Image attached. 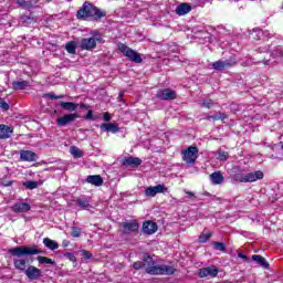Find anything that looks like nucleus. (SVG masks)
I'll return each instance as SVG.
<instances>
[{
    "label": "nucleus",
    "mask_w": 283,
    "mask_h": 283,
    "mask_svg": "<svg viewBox=\"0 0 283 283\" xmlns=\"http://www.w3.org/2000/svg\"><path fill=\"white\" fill-rule=\"evenodd\" d=\"M9 255L13 259V266L17 271H20L21 273H25L28 271V264H30V261L25 258V255H41L43 251L39 250V245H20L15 248H11L8 250Z\"/></svg>",
    "instance_id": "obj_1"
},
{
    "label": "nucleus",
    "mask_w": 283,
    "mask_h": 283,
    "mask_svg": "<svg viewBox=\"0 0 283 283\" xmlns=\"http://www.w3.org/2000/svg\"><path fill=\"white\" fill-rule=\"evenodd\" d=\"M133 269L135 271H140V269H145L148 275H174L176 273V268L167 264L156 265L154 262V258L148 253L144 254L143 261H137L133 263Z\"/></svg>",
    "instance_id": "obj_2"
},
{
    "label": "nucleus",
    "mask_w": 283,
    "mask_h": 283,
    "mask_svg": "<svg viewBox=\"0 0 283 283\" xmlns=\"http://www.w3.org/2000/svg\"><path fill=\"white\" fill-rule=\"evenodd\" d=\"M105 17H107V11L94 6V3L90 1H85L76 12V19H78V21L92 19L95 23H101Z\"/></svg>",
    "instance_id": "obj_3"
},
{
    "label": "nucleus",
    "mask_w": 283,
    "mask_h": 283,
    "mask_svg": "<svg viewBox=\"0 0 283 283\" xmlns=\"http://www.w3.org/2000/svg\"><path fill=\"white\" fill-rule=\"evenodd\" d=\"M264 178V172L262 170H256L254 172H249L247 175L235 174L232 177L234 182H258Z\"/></svg>",
    "instance_id": "obj_4"
},
{
    "label": "nucleus",
    "mask_w": 283,
    "mask_h": 283,
    "mask_svg": "<svg viewBox=\"0 0 283 283\" xmlns=\"http://www.w3.org/2000/svg\"><path fill=\"white\" fill-rule=\"evenodd\" d=\"M117 49L119 50V52H122V54L124 56H126V59H128V61H130L132 63H143V56L140 55V53L134 51L132 48H129L127 44L125 43H118L117 44Z\"/></svg>",
    "instance_id": "obj_5"
},
{
    "label": "nucleus",
    "mask_w": 283,
    "mask_h": 283,
    "mask_svg": "<svg viewBox=\"0 0 283 283\" xmlns=\"http://www.w3.org/2000/svg\"><path fill=\"white\" fill-rule=\"evenodd\" d=\"M198 146H189L186 150L182 151V160L187 165H196L198 160Z\"/></svg>",
    "instance_id": "obj_6"
},
{
    "label": "nucleus",
    "mask_w": 283,
    "mask_h": 283,
    "mask_svg": "<svg viewBox=\"0 0 283 283\" xmlns=\"http://www.w3.org/2000/svg\"><path fill=\"white\" fill-rule=\"evenodd\" d=\"M20 22L22 25H32L39 22V15L34 11L28 9L20 15Z\"/></svg>",
    "instance_id": "obj_7"
},
{
    "label": "nucleus",
    "mask_w": 283,
    "mask_h": 283,
    "mask_svg": "<svg viewBox=\"0 0 283 283\" xmlns=\"http://www.w3.org/2000/svg\"><path fill=\"white\" fill-rule=\"evenodd\" d=\"M103 41V38H83L80 42L81 50H86L87 52L94 50L96 48V43H101Z\"/></svg>",
    "instance_id": "obj_8"
},
{
    "label": "nucleus",
    "mask_w": 283,
    "mask_h": 283,
    "mask_svg": "<svg viewBox=\"0 0 283 283\" xmlns=\"http://www.w3.org/2000/svg\"><path fill=\"white\" fill-rule=\"evenodd\" d=\"M156 98L159 101H176L178 96L176 95V91L171 88H160L156 93Z\"/></svg>",
    "instance_id": "obj_9"
},
{
    "label": "nucleus",
    "mask_w": 283,
    "mask_h": 283,
    "mask_svg": "<svg viewBox=\"0 0 283 283\" xmlns=\"http://www.w3.org/2000/svg\"><path fill=\"white\" fill-rule=\"evenodd\" d=\"M24 275L30 280V282H34L43 277V271L34 265H29Z\"/></svg>",
    "instance_id": "obj_10"
},
{
    "label": "nucleus",
    "mask_w": 283,
    "mask_h": 283,
    "mask_svg": "<svg viewBox=\"0 0 283 283\" xmlns=\"http://www.w3.org/2000/svg\"><path fill=\"white\" fill-rule=\"evenodd\" d=\"M123 227V233H136L140 229V223L136 219L130 220V221H125L122 223Z\"/></svg>",
    "instance_id": "obj_11"
},
{
    "label": "nucleus",
    "mask_w": 283,
    "mask_h": 283,
    "mask_svg": "<svg viewBox=\"0 0 283 283\" xmlns=\"http://www.w3.org/2000/svg\"><path fill=\"white\" fill-rule=\"evenodd\" d=\"M80 117L81 116L78 115V113L66 114L56 119V125L57 127H65L70 125V123H74V120H76V118H80Z\"/></svg>",
    "instance_id": "obj_12"
},
{
    "label": "nucleus",
    "mask_w": 283,
    "mask_h": 283,
    "mask_svg": "<svg viewBox=\"0 0 283 283\" xmlns=\"http://www.w3.org/2000/svg\"><path fill=\"white\" fill-rule=\"evenodd\" d=\"M60 107L65 109L66 112H76V109H90V105L87 104H76L73 102H60Z\"/></svg>",
    "instance_id": "obj_13"
},
{
    "label": "nucleus",
    "mask_w": 283,
    "mask_h": 283,
    "mask_svg": "<svg viewBox=\"0 0 283 283\" xmlns=\"http://www.w3.org/2000/svg\"><path fill=\"white\" fill-rule=\"evenodd\" d=\"M220 271L216 266H208L199 269L198 277H218Z\"/></svg>",
    "instance_id": "obj_14"
},
{
    "label": "nucleus",
    "mask_w": 283,
    "mask_h": 283,
    "mask_svg": "<svg viewBox=\"0 0 283 283\" xmlns=\"http://www.w3.org/2000/svg\"><path fill=\"white\" fill-rule=\"evenodd\" d=\"M142 231L144 235H154L158 231V224L154 221H145L142 226Z\"/></svg>",
    "instance_id": "obj_15"
},
{
    "label": "nucleus",
    "mask_w": 283,
    "mask_h": 283,
    "mask_svg": "<svg viewBox=\"0 0 283 283\" xmlns=\"http://www.w3.org/2000/svg\"><path fill=\"white\" fill-rule=\"evenodd\" d=\"M122 165L123 167H133V169H136V167H140V165H143V159L133 156L125 157L122 160Z\"/></svg>",
    "instance_id": "obj_16"
},
{
    "label": "nucleus",
    "mask_w": 283,
    "mask_h": 283,
    "mask_svg": "<svg viewBox=\"0 0 283 283\" xmlns=\"http://www.w3.org/2000/svg\"><path fill=\"white\" fill-rule=\"evenodd\" d=\"M30 209H32V206L28 202H15L11 207V211H13V213H28Z\"/></svg>",
    "instance_id": "obj_17"
},
{
    "label": "nucleus",
    "mask_w": 283,
    "mask_h": 283,
    "mask_svg": "<svg viewBox=\"0 0 283 283\" xmlns=\"http://www.w3.org/2000/svg\"><path fill=\"white\" fill-rule=\"evenodd\" d=\"M14 134V129L6 124L0 125V140H8Z\"/></svg>",
    "instance_id": "obj_18"
},
{
    "label": "nucleus",
    "mask_w": 283,
    "mask_h": 283,
    "mask_svg": "<svg viewBox=\"0 0 283 283\" xmlns=\"http://www.w3.org/2000/svg\"><path fill=\"white\" fill-rule=\"evenodd\" d=\"M20 158L24 163H34L39 156L32 150H21Z\"/></svg>",
    "instance_id": "obj_19"
},
{
    "label": "nucleus",
    "mask_w": 283,
    "mask_h": 283,
    "mask_svg": "<svg viewBox=\"0 0 283 283\" xmlns=\"http://www.w3.org/2000/svg\"><path fill=\"white\" fill-rule=\"evenodd\" d=\"M15 3L19 8H22V10H32V8H36L39 0H15Z\"/></svg>",
    "instance_id": "obj_20"
},
{
    "label": "nucleus",
    "mask_w": 283,
    "mask_h": 283,
    "mask_svg": "<svg viewBox=\"0 0 283 283\" xmlns=\"http://www.w3.org/2000/svg\"><path fill=\"white\" fill-rule=\"evenodd\" d=\"M101 132H108L111 134H118L120 132V127L114 123H104L99 126Z\"/></svg>",
    "instance_id": "obj_21"
},
{
    "label": "nucleus",
    "mask_w": 283,
    "mask_h": 283,
    "mask_svg": "<svg viewBox=\"0 0 283 283\" xmlns=\"http://www.w3.org/2000/svg\"><path fill=\"white\" fill-rule=\"evenodd\" d=\"M88 185H94V187H103V177L101 175H88L86 178Z\"/></svg>",
    "instance_id": "obj_22"
},
{
    "label": "nucleus",
    "mask_w": 283,
    "mask_h": 283,
    "mask_svg": "<svg viewBox=\"0 0 283 283\" xmlns=\"http://www.w3.org/2000/svg\"><path fill=\"white\" fill-rule=\"evenodd\" d=\"M175 12L178 17H185V14H189V12H191V4L184 2L177 6Z\"/></svg>",
    "instance_id": "obj_23"
},
{
    "label": "nucleus",
    "mask_w": 283,
    "mask_h": 283,
    "mask_svg": "<svg viewBox=\"0 0 283 283\" xmlns=\"http://www.w3.org/2000/svg\"><path fill=\"white\" fill-rule=\"evenodd\" d=\"M212 185H222L224 182V176L220 171H214L210 175Z\"/></svg>",
    "instance_id": "obj_24"
},
{
    "label": "nucleus",
    "mask_w": 283,
    "mask_h": 283,
    "mask_svg": "<svg viewBox=\"0 0 283 283\" xmlns=\"http://www.w3.org/2000/svg\"><path fill=\"white\" fill-rule=\"evenodd\" d=\"M25 87H30L29 81L22 80V81H13L12 82V90H15V92L25 90Z\"/></svg>",
    "instance_id": "obj_25"
},
{
    "label": "nucleus",
    "mask_w": 283,
    "mask_h": 283,
    "mask_svg": "<svg viewBox=\"0 0 283 283\" xmlns=\"http://www.w3.org/2000/svg\"><path fill=\"white\" fill-rule=\"evenodd\" d=\"M253 262H256L259 266H262L263 269H269V262H266V259L260 254H253L252 255Z\"/></svg>",
    "instance_id": "obj_26"
},
{
    "label": "nucleus",
    "mask_w": 283,
    "mask_h": 283,
    "mask_svg": "<svg viewBox=\"0 0 283 283\" xmlns=\"http://www.w3.org/2000/svg\"><path fill=\"white\" fill-rule=\"evenodd\" d=\"M43 244L44 247H46V249H50L51 251H56V249H59V244L50 238H44Z\"/></svg>",
    "instance_id": "obj_27"
},
{
    "label": "nucleus",
    "mask_w": 283,
    "mask_h": 283,
    "mask_svg": "<svg viewBox=\"0 0 283 283\" xmlns=\"http://www.w3.org/2000/svg\"><path fill=\"white\" fill-rule=\"evenodd\" d=\"M227 118H229V115L222 112H218L217 114L207 117L208 120H227Z\"/></svg>",
    "instance_id": "obj_28"
},
{
    "label": "nucleus",
    "mask_w": 283,
    "mask_h": 283,
    "mask_svg": "<svg viewBox=\"0 0 283 283\" xmlns=\"http://www.w3.org/2000/svg\"><path fill=\"white\" fill-rule=\"evenodd\" d=\"M227 67V64L224 61L219 60L212 63V70H216L217 72H222Z\"/></svg>",
    "instance_id": "obj_29"
},
{
    "label": "nucleus",
    "mask_w": 283,
    "mask_h": 283,
    "mask_svg": "<svg viewBox=\"0 0 283 283\" xmlns=\"http://www.w3.org/2000/svg\"><path fill=\"white\" fill-rule=\"evenodd\" d=\"M75 202L77 207H81V209H90V200L87 199L77 198Z\"/></svg>",
    "instance_id": "obj_30"
},
{
    "label": "nucleus",
    "mask_w": 283,
    "mask_h": 283,
    "mask_svg": "<svg viewBox=\"0 0 283 283\" xmlns=\"http://www.w3.org/2000/svg\"><path fill=\"white\" fill-rule=\"evenodd\" d=\"M65 50L69 54H76V42H67L65 45Z\"/></svg>",
    "instance_id": "obj_31"
},
{
    "label": "nucleus",
    "mask_w": 283,
    "mask_h": 283,
    "mask_svg": "<svg viewBox=\"0 0 283 283\" xmlns=\"http://www.w3.org/2000/svg\"><path fill=\"white\" fill-rule=\"evenodd\" d=\"M214 106L216 102H213L211 98L202 99L201 102V107H205L206 109H213Z\"/></svg>",
    "instance_id": "obj_32"
},
{
    "label": "nucleus",
    "mask_w": 283,
    "mask_h": 283,
    "mask_svg": "<svg viewBox=\"0 0 283 283\" xmlns=\"http://www.w3.org/2000/svg\"><path fill=\"white\" fill-rule=\"evenodd\" d=\"M212 244L216 251H221L222 253L227 251V243L224 242L214 241Z\"/></svg>",
    "instance_id": "obj_33"
},
{
    "label": "nucleus",
    "mask_w": 283,
    "mask_h": 283,
    "mask_svg": "<svg viewBox=\"0 0 283 283\" xmlns=\"http://www.w3.org/2000/svg\"><path fill=\"white\" fill-rule=\"evenodd\" d=\"M155 189V193L157 196V193H167L169 192V188L165 187V185H157V186H153Z\"/></svg>",
    "instance_id": "obj_34"
},
{
    "label": "nucleus",
    "mask_w": 283,
    "mask_h": 283,
    "mask_svg": "<svg viewBox=\"0 0 283 283\" xmlns=\"http://www.w3.org/2000/svg\"><path fill=\"white\" fill-rule=\"evenodd\" d=\"M81 233H83V229L78 227H71V237L72 238H81Z\"/></svg>",
    "instance_id": "obj_35"
},
{
    "label": "nucleus",
    "mask_w": 283,
    "mask_h": 283,
    "mask_svg": "<svg viewBox=\"0 0 283 283\" xmlns=\"http://www.w3.org/2000/svg\"><path fill=\"white\" fill-rule=\"evenodd\" d=\"M36 261L39 262V264H55L54 260H52L48 256H38Z\"/></svg>",
    "instance_id": "obj_36"
},
{
    "label": "nucleus",
    "mask_w": 283,
    "mask_h": 283,
    "mask_svg": "<svg viewBox=\"0 0 283 283\" xmlns=\"http://www.w3.org/2000/svg\"><path fill=\"white\" fill-rule=\"evenodd\" d=\"M23 187H25V189H30V190L36 189L39 187V181H32V180L24 181Z\"/></svg>",
    "instance_id": "obj_37"
},
{
    "label": "nucleus",
    "mask_w": 283,
    "mask_h": 283,
    "mask_svg": "<svg viewBox=\"0 0 283 283\" xmlns=\"http://www.w3.org/2000/svg\"><path fill=\"white\" fill-rule=\"evenodd\" d=\"M226 67H234V65H238V59L235 56H231L228 60H224Z\"/></svg>",
    "instance_id": "obj_38"
},
{
    "label": "nucleus",
    "mask_w": 283,
    "mask_h": 283,
    "mask_svg": "<svg viewBox=\"0 0 283 283\" xmlns=\"http://www.w3.org/2000/svg\"><path fill=\"white\" fill-rule=\"evenodd\" d=\"M145 196H147V198H156V190L154 186L146 188Z\"/></svg>",
    "instance_id": "obj_39"
},
{
    "label": "nucleus",
    "mask_w": 283,
    "mask_h": 283,
    "mask_svg": "<svg viewBox=\"0 0 283 283\" xmlns=\"http://www.w3.org/2000/svg\"><path fill=\"white\" fill-rule=\"evenodd\" d=\"M46 96L51 101H61V98H64L63 95H55L54 92L48 93Z\"/></svg>",
    "instance_id": "obj_40"
},
{
    "label": "nucleus",
    "mask_w": 283,
    "mask_h": 283,
    "mask_svg": "<svg viewBox=\"0 0 283 283\" xmlns=\"http://www.w3.org/2000/svg\"><path fill=\"white\" fill-rule=\"evenodd\" d=\"M0 107L4 112H8V109H10V104L6 99L0 97Z\"/></svg>",
    "instance_id": "obj_41"
},
{
    "label": "nucleus",
    "mask_w": 283,
    "mask_h": 283,
    "mask_svg": "<svg viewBox=\"0 0 283 283\" xmlns=\"http://www.w3.org/2000/svg\"><path fill=\"white\" fill-rule=\"evenodd\" d=\"M219 160H229V151L219 150Z\"/></svg>",
    "instance_id": "obj_42"
},
{
    "label": "nucleus",
    "mask_w": 283,
    "mask_h": 283,
    "mask_svg": "<svg viewBox=\"0 0 283 283\" xmlns=\"http://www.w3.org/2000/svg\"><path fill=\"white\" fill-rule=\"evenodd\" d=\"M71 154L76 156V158H83V151H81V149L77 147H73Z\"/></svg>",
    "instance_id": "obj_43"
},
{
    "label": "nucleus",
    "mask_w": 283,
    "mask_h": 283,
    "mask_svg": "<svg viewBox=\"0 0 283 283\" xmlns=\"http://www.w3.org/2000/svg\"><path fill=\"white\" fill-rule=\"evenodd\" d=\"M211 235H212L211 233L201 234L199 237V242L205 244V242H207L208 240H211Z\"/></svg>",
    "instance_id": "obj_44"
},
{
    "label": "nucleus",
    "mask_w": 283,
    "mask_h": 283,
    "mask_svg": "<svg viewBox=\"0 0 283 283\" xmlns=\"http://www.w3.org/2000/svg\"><path fill=\"white\" fill-rule=\"evenodd\" d=\"M82 255H83L84 260H92V258H93L92 252H90L87 250H82Z\"/></svg>",
    "instance_id": "obj_45"
},
{
    "label": "nucleus",
    "mask_w": 283,
    "mask_h": 283,
    "mask_svg": "<svg viewBox=\"0 0 283 283\" xmlns=\"http://www.w3.org/2000/svg\"><path fill=\"white\" fill-rule=\"evenodd\" d=\"M65 258H67L70 260V262L76 263V255H74V253L67 252L65 254Z\"/></svg>",
    "instance_id": "obj_46"
},
{
    "label": "nucleus",
    "mask_w": 283,
    "mask_h": 283,
    "mask_svg": "<svg viewBox=\"0 0 283 283\" xmlns=\"http://www.w3.org/2000/svg\"><path fill=\"white\" fill-rule=\"evenodd\" d=\"M84 118H85V120H93L94 119V112L92 109H88L87 114Z\"/></svg>",
    "instance_id": "obj_47"
},
{
    "label": "nucleus",
    "mask_w": 283,
    "mask_h": 283,
    "mask_svg": "<svg viewBox=\"0 0 283 283\" xmlns=\"http://www.w3.org/2000/svg\"><path fill=\"white\" fill-rule=\"evenodd\" d=\"M14 185V180H2L1 186L2 187H12Z\"/></svg>",
    "instance_id": "obj_48"
},
{
    "label": "nucleus",
    "mask_w": 283,
    "mask_h": 283,
    "mask_svg": "<svg viewBox=\"0 0 283 283\" xmlns=\"http://www.w3.org/2000/svg\"><path fill=\"white\" fill-rule=\"evenodd\" d=\"M238 258H240L241 260H244V262H249V256H247V254L242 252H238Z\"/></svg>",
    "instance_id": "obj_49"
},
{
    "label": "nucleus",
    "mask_w": 283,
    "mask_h": 283,
    "mask_svg": "<svg viewBox=\"0 0 283 283\" xmlns=\"http://www.w3.org/2000/svg\"><path fill=\"white\" fill-rule=\"evenodd\" d=\"M104 120H105L106 123H109V120H112V115H111L109 113H105V114H104Z\"/></svg>",
    "instance_id": "obj_50"
},
{
    "label": "nucleus",
    "mask_w": 283,
    "mask_h": 283,
    "mask_svg": "<svg viewBox=\"0 0 283 283\" xmlns=\"http://www.w3.org/2000/svg\"><path fill=\"white\" fill-rule=\"evenodd\" d=\"M62 247H64V249L70 247V241L69 240H63L62 241Z\"/></svg>",
    "instance_id": "obj_51"
},
{
    "label": "nucleus",
    "mask_w": 283,
    "mask_h": 283,
    "mask_svg": "<svg viewBox=\"0 0 283 283\" xmlns=\"http://www.w3.org/2000/svg\"><path fill=\"white\" fill-rule=\"evenodd\" d=\"M185 193H187V196H190V198H195L196 197V193H193L192 191L185 190Z\"/></svg>",
    "instance_id": "obj_52"
},
{
    "label": "nucleus",
    "mask_w": 283,
    "mask_h": 283,
    "mask_svg": "<svg viewBox=\"0 0 283 283\" xmlns=\"http://www.w3.org/2000/svg\"><path fill=\"white\" fill-rule=\"evenodd\" d=\"M123 96H125L124 92H119V99L123 101Z\"/></svg>",
    "instance_id": "obj_53"
},
{
    "label": "nucleus",
    "mask_w": 283,
    "mask_h": 283,
    "mask_svg": "<svg viewBox=\"0 0 283 283\" xmlns=\"http://www.w3.org/2000/svg\"><path fill=\"white\" fill-rule=\"evenodd\" d=\"M280 56H283V52H280Z\"/></svg>",
    "instance_id": "obj_54"
},
{
    "label": "nucleus",
    "mask_w": 283,
    "mask_h": 283,
    "mask_svg": "<svg viewBox=\"0 0 283 283\" xmlns=\"http://www.w3.org/2000/svg\"><path fill=\"white\" fill-rule=\"evenodd\" d=\"M281 149L283 150V144L281 145Z\"/></svg>",
    "instance_id": "obj_55"
}]
</instances>
